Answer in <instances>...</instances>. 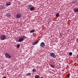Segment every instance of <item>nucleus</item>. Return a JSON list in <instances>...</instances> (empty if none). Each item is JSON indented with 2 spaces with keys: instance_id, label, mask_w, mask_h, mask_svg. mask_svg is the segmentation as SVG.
Masks as SVG:
<instances>
[{
  "instance_id": "nucleus-15",
  "label": "nucleus",
  "mask_w": 78,
  "mask_h": 78,
  "mask_svg": "<svg viewBox=\"0 0 78 78\" xmlns=\"http://www.w3.org/2000/svg\"><path fill=\"white\" fill-rule=\"evenodd\" d=\"M59 16V13H58L56 15V17H58Z\"/></svg>"
},
{
  "instance_id": "nucleus-19",
  "label": "nucleus",
  "mask_w": 78,
  "mask_h": 78,
  "mask_svg": "<svg viewBox=\"0 0 78 78\" xmlns=\"http://www.w3.org/2000/svg\"><path fill=\"white\" fill-rule=\"evenodd\" d=\"M69 56H72V52H69Z\"/></svg>"
},
{
  "instance_id": "nucleus-20",
  "label": "nucleus",
  "mask_w": 78,
  "mask_h": 78,
  "mask_svg": "<svg viewBox=\"0 0 78 78\" xmlns=\"http://www.w3.org/2000/svg\"><path fill=\"white\" fill-rule=\"evenodd\" d=\"M27 76H30L31 75V73H28L26 74Z\"/></svg>"
},
{
  "instance_id": "nucleus-30",
  "label": "nucleus",
  "mask_w": 78,
  "mask_h": 78,
  "mask_svg": "<svg viewBox=\"0 0 78 78\" xmlns=\"http://www.w3.org/2000/svg\"><path fill=\"white\" fill-rule=\"evenodd\" d=\"M77 51L78 52V49H77Z\"/></svg>"
},
{
  "instance_id": "nucleus-23",
  "label": "nucleus",
  "mask_w": 78,
  "mask_h": 78,
  "mask_svg": "<svg viewBox=\"0 0 78 78\" xmlns=\"http://www.w3.org/2000/svg\"><path fill=\"white\" fill-rule=\"evenodd\" d=\"M67 77H69L70 76V74H68L67 75Z\"/></svg>"
},
{
  "instance_id": "nucleus-21",
  "label": "nucleus",
  "mask_w": 78,
  "mask_h": 78,
  "mask_svg": "<svg viewBox=\"0 0 78 78\" xmlns=\"http://www.w3.org/2000/svg\"><path fill=\"white\" fill-rule=\"evenodd\" d=\"M20 47V44H18L16 45V47L17 48H19Z\"/></svg>"
},
{
  "instance_id": "nucleus-24",
  "label": "nucleus",
  "mask_w": 78,
  "mask_h": 78,
  "mask_svg": "<svg viewBox=\"0 0 78 78\" xmlns=\"http://www.w3.org/2000/svg\"><path fill=\"white\" fill-rule=\"evenodd\" d=\"M76 42L77 43H78V38L76 39Z\"/></svg>"
},
{
  "instance_id": "nucleus-11",
  "label": "nucleus",
  "mask_w": 78,
  "mask_h": 78,
  "mask_svg": "<svg viewBox=\"0 0 78 78\" xmlns=\"http://www.w3.org/2000/svg\"><path fill=\"white\" fill-rule=\"evenodd\" d=\"M6 16H7V17H9L11 16V14H10V13H8L6 14Z\"/></svg>"
},
{
  "instance_id": "nucleus-3",
  "label": "nucleus",
  "mask_w": 78,
  "mask_h": 78,
  "mask_svg": "<svg viewBox=\"0 0 78 78\" xmlns=\"http://www.w3.org/2000/svg\"><path fill=\"white\" fill-rule=\"evenodd\" d=\"M16 19H20L22 17V14L20 13H17L16 15Z\"/></svg>"
},
{
  "instance_id": "nucleus-8",
  "label": "nucleus",
  "mask_w": 78,
  "mask_h": 78,
  "mask_svg": "<svg viewBox=\"0 0 78 78\" xmlns=\"http://www.w3.org/2000/svg\"><path fill=\"white\" fill-rule=\"evenodd\" d=\"M38 43V41H34L33 43H32V45H36Z\"/></svg>"
},
{
  "instance_id": "nucleus-22",
  "label": "nucleus",
  "mask_w": 78,
  "mask_h": 78,
  "mask_svg": "<svg viewBox=\"0 0 78 78\" xmlns=\"http://www.w3.org/2000/svg\"><path fill=\"white\" fill-rule=\"evenodd\" d=\"M2 9H5V7L4 6H2Z\"/></svg>"
},
{
  "instance_id": "nucleus-7",
  "label": "nucleus",
  "mask_w": 78,
  "mask_h": 78,
  "mask_svg": "<svg viewBox=\"0 0 78 78\" xmlns=\"http://www.w3.org/2000/svg\"><path fill=\"white\" fill-rule=\"evenodd\" d=\"M74 12H78V8H75L73 9Z\"/></svg>"
},
{
  "instance_id": "nucleus-25",
  "label": "nucleus",
  "mask_w": 78,
  "mask_h": 78,
  "mask_svg": "<svg viewBox=\"0 0 78 78\" xmlns=\"http://www.w3.org/2000/svg\"><path fill=\"white\" fill-rule=\"evenodd\" d=\"M3 78H6V77L4 76V77H3Z\"/></svg>"
},
{
  "instance_id": "nucleus-13",
  "label": "nucleus",
  "mask_w": 78,
  "mask_h": 78,
  "mask_svg": "<svg viewBox=\"0 0 78 78\" xmlns=\"http://www.w3.org/2000/svg\"><path fill=\"white\" fill-rule=\"evenodd\" d=\"M33 6L31 5H30L27 6V8H31Z\"/></svg>"
},
{
  "instance_id": "nucleus-2",
  "label": "nucleus",
  "mask_w": 78,
  "mask_h": 78,
  "mask_svg": "<svg viewBox=\"0 0 78 78\" xmlns=\"http://www.w3.org/2000/svg\"><path fill=\"white\" fill-rule=\"evenodd\" d=\"M0 39L1 40L3 41V40H5L6 39V36L5 34H3L1 35L0 37Z\"/></svg>"
},
{
  "instance_id": "nucleus-27",
  "label": "nucleus",
  "mask_w": 78,
  "mask_h": 78,
  "mask_svg": "<svg viewBox=\"0 0 78 78\" xmlns=\"http://www.w3.org/2000/svg\"><path fill=\"white\" fill-rule=\"evenodd\" d=\"M60 36H62V34H60Z\"/></svg>"
},
{
  "instance_id": "nucleus-17",
  "label": "nucleus",
  "mask_w": 78,
  "mask_h": 78,
  "mask_svg": "<svg viewBox=\"0 0 78 78\" xmlns=\"http://www.w3.org/2000/svg\"><path fill=\"white\" fill-rule=\"evenodd\" d=\"M75 3H76V0H74V1H73V3L75 4Z\"/></svg>"
},
{
  "instance_id": "nucleus-5",
  "label": "nucleus",
  "mask_w": 78,
  "mask_h": 78,
  "mask_svg": "<svg viewBox=\"0 0 78 78\" xmlns=\"http://www.w3.org/2000/svg\"><path fill=\"white\" fill-rule=\"evenodd\" d=\"M50 56H51V57H52L54 58H56V55H55V54L54 53L51 52L50 53Z\"/></svg>"
},
{
  "instance_id": "nucleus-26",
  "label": "nucleus",
  "mask_w": 78,
  "mask_h": 78,
  "mask_svg": "<svg viewBox=\"0 0 78 78\" xmlns=\"http://www.w3.org/2000/svg\"><path fill=\"white\" fill-rule=\"evenodd\" d=\"M76 58H78V54L77 55V56H76Z\"/></svg>"
},
{
  "instance_id": "nucleus-14",
  "label": "nucleus",
  "mask_w": 78,
  "mask_h": 78,
  "mask_svg": "<svg viewBox=\"0 0 78 78\" xmlns=\"http://www.w3.org/2000/svg\"><path fill=\"white\" fill-rule=\"evenodd\" d=\"M35 30H30V33H34V32Z\"/></svg>"
},
{
  "instance_id": "nucleus-28",
  "label": "nucleus",
  "mask_w": 78,
  "mask_h": 78,
  "mask_svg": "<svg viewBox=\"0 0 78 78\" xmlns=\"http://www.w3.org/2000/svg\"><path fill=\"white\" fill-rule=\"evenodd\" d=\"M40 78H44V77H41Z\"/></svg>"
},
{
  "instance_id": "nucleus-12",
  "label": "nucleus",
  "mask_w": 78,
  "mask_h": 78,
  "mask_svg": "<svg viewBox=\"0 0 78 78\" xmlns=\"http://www.w3.org/2000/svg\"><path fill=\"white\" fill-rule=\"evenodd\" d=\"M40 77V76L38 75H36L35 76V78H39Z\"/></svg>"
},
{
  "instance_id": "nucleus-10",
  "label": "nucleus",
  "mask_w": 78,
  "mask_h": 78,
  "mask_svg": "<svg viewBox=\"0 0 78 78\" xmlns=\"http://www.w3.org/2000/svg\"><path fill=\"white\" fill-rule=\"evenodd\" d=\"M6 6H9V5H11V2H8L6 3Z\"/></svg>"
},
{
  "instance_id": "nucleus-1",
  "label": "nucleus",
  "mask_w": 78,
  "mask_h": 78,
  "mask_svg": "<svg viewBox=\"0 0 78 78\" xmlns=\"http://www.w3.org/2000/svg\"><path fill=\"white\" fill-rule=\"evenodd\" d=\"M25 38H26V37L25 36H22L21 37V38L19 39L17 42H23L24 40L25 39Z\"/></svg>"
},
{
  "instance_id": "nucleus-16",
  "label": "nucleus",
  "mask_w": 78,
  "mask_h": 78,
  "mask_svg": "<svg viewBox=\"0 0 78 78\" xmlns=\"http://www.w3.org/2000/svg\"><path fill=\"white\" fill-rule=\"evenodd\" d=\"M36 69H33L32 70L33 72H36Z\"/></svg>"
},
{
  "instance_id": "nucleus-4",
  "label": "nucleus",
  "mask_w": 78,
  "mask_h": 78,
  "mask_svg": "<svg viewBox=\"0 0 78 78\" xmlns=\"http://www.w3.org/2000/svg\"><path fill=\"white\" fill-rule=\"evenodd\" d=\"M5 58H11V55H9V54L6 53L5 54Z\"/></svg>"
},
{
  "instance_id": "nucleus-9",
  "label": "nucleus",
  "mask_w": 78,
  "mask_h": 78,
  "mask_svg": "<svg viewBox=\"0 0 78 78\" xmlns=\"http://www.w3.org/2000/svg\"><path fill=\"white\" fill-rule=\"evenodd\" d=\"M34 9H35V8H34V7H32L30 8V11H34Z\"/></svg>"
},
{
  "instance_id": "nucleus-18",
  "label": "nucleus",
  "mask_w": 78,
  "mask_h": 78,
  "mask_svg": "<svg viewBox=\"0 0 78 78\" xmlns=\"http://www.w3.org/2000/svg\"><path fill=\"white\" fill-rule=\"evenodd\" d=\"M50 66H51V67H52V68H54L55 67V66L52 64L50 65Z\"/></svg>"
},
{
  "instance_id": "nucleus-29",
  "label": "nucleus",
  "mask_w": 78,
  "mask_h": 78,
  "mask_svg": "<svg viewBox=\"0 0 78 78\" xmlns=\"http://www.w3.org/2000/svg\"><path fill=\"white\" fill-rule=\"evenodd\" d=\"M54 64H55V63L54 62Z\"/></svg>"
},
{
  "instance_id": "nucleus-6",
  "label": "nucleus",
  "mask_w": 78,
  "mask_h": 78,
  "mask_svg": "<svg viewBox=\"0 0 78 78\" xmlns=\"http://www.w3.org/2000/svg\"><path fill=\"white\" fill-rule=\"evenodd\" d=\"M45 43H44V42H42L41 44H40V47L41 48H43L45 47Z\"/></svg>"
}]
</instances>
